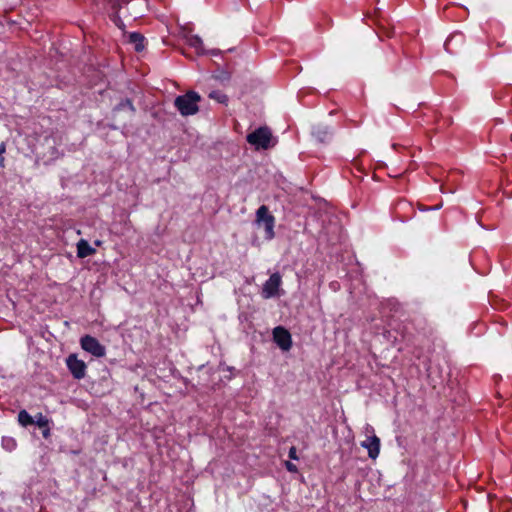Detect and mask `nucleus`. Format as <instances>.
Returning a JSON list of instances; mask_svg holds the SVG:
<instances>
[{
    "label": "nucleus",
    "mask_w": 512,
    "mask_h": 512,
    "mask_svg": "<svg viewBox=\"0 0 512 512\" xmlns=\"http://www.w3.org/2000/svg\"><path fill=\"white\" fill-rule=\"evenodd\" d=\"M36 420H34V424H36L39 428H44L48 426V419L43 416L42 413H38L35 416Z\"/></svg>",
    "instance_id": "nucleus-17"
},
{
    "label": "nucleus",
    "mask_w": 512,
    "mask_h": 512,
    "mask_svg": "<svg viewBox=\"0 0 512 512\" xmlns=\"http://www.w3.org/2000/svg\"><path fill=\"white\" fill-rule=\"evenodd\" d=\"M288 456H289V458H290V459H292V460H297V459H298V455H297V449H296V447L292 446V447L289 449Z\"/></svg>",
    "instance_id": "nucleus-21"
},
{
    "label": "nucleus",
    "mask_w": 512,
    "mask_h": 512,
    "mask_svg": "<svg viewBox=\"0 0 512 512\" xmlns=\"http://www.w3.org/2000/svg\"><path fill=\"white\" fill-rule=\"evenodd\" d=\"M95 252L96 250L92 248L86 240L81 239L77 243V256L79 258H86L88 256L95 254Z\"/></svg>",
    "instance_id": "nucleus-11"
},
{
    "label": "nucleus",
    "mask_w": 512,
    "mask_h": 512,
    "mask_svg": "<svg viewBox=\"0 0 512 512\" xmlns=\"http://www.w3.org/2000/svg\"><path fill=\"white\" fill-rule=\"evenodd\" d=\"M18 422L22 426L27 427L29 425L34 424V419L26 410H21L18 413Z\"/></svg>",
    "instance_id": "nucleus-13"
},
{
    "label": "nucleus",
    "mask_w": 512,
    "mask_h": 512,
    "mask_svg": "<svg viewBox=\"0 0 512 512\" xmlns=\"http://www.w3.org/2000/svg\"><path fill=\"white\" fill-rule=\"evenodd\" d=\"M256 224L263 226L265 230V238L271 240L274 238L275 217L269 212L266 205H261L256 211Z\"/></svg>",
    "instance_id": "nucleus-3"
},
{
    "label": "nucleus",
    "mask_w": 512,
    "mask_h": 512,
    "mask_svg": "<svg viewBox=\"0 0 512 512\" xmlns=\"http://www.w3.org/2000/svg\"><path fill=\"white\" fill-rule=\"evenodd\" d=\"M510 142H511V144H512V133H511V136H510Z\"/></svg>",
    "instance_id": "nucleus-24"
},
{
    "label": "nucleus",
    "mask_w": 512,
    "mask_h": 512,
    "mask_svg": "<svg viewBox=\"0 0 512 512\" xmlns=\"http://www.w3.org/2000/svg\"><path fill=\"white\" fill-rule=\"evenodd\" d=\"M361 446L368 451L369 458L375 460L380 453V439L376 435L367 437L361 442Z\"/></svg>",
    "instance_id": "nucleus-9"
},
{
    "label": "nucleus",
    "mask_w": 512,
    "mask_h": 512,
    "mask_svg": "<svg viewBox=\"0 0 512 512\" xmlns=\"http://www.w3.org/2000/svg\"><path fill=\"white\" fill-rule=\"evenodd\" d=\"M201 96L195 91H188L174 100V106L182 116L194 115L199 111Z\"/></svg>",
    "instance_id": "nucleus-1"
},
{
    "label": "nucleus",
    "mask_w": 512,
    "mask_h": 512,
    "mask_svg": "<svg viewBox=\"0 0 512 512\" xmlns=\"http://www.w3.org/2000/svg\"><path fill=\"white\" fill-rule=\"evenodd\" d=\"M125 108H128L132 113L135 112V107L132 103V101L130 99H124L122 100L116 107L114 110L116 111H120V110H123Z\"/></svg>",
    "instance_id": "nucleus-16"
},
{
    "label": "nucleus",
    "mask_w": 512,
    "mask_h": 512,
    "mask_svg": "<svg viewBox=\"0 0 512 512\" xmlns=\"http://www.w3.org/2000/svg\"><path fill=\"white\" fill-rule=\"evenodd\" d=\"M464 42V34L461 32H454L445 41L444 48L450 54H455L463 47Z\"/></svg>",
    "instance_id": "nucleus-8"
},
{
    "label": "nucleus",
    "mask_w": 512,
    "mask_h": 512,
    "mask_svg": "<svg viewBox=\"0 0 512 512\" xmlns=\"http://www.w3.org/2000/svg\"><path fill=\"white\" fill-rule=\"evenodd\" d=\"M6 152V143L5 142H1L0 144V167L1 168H4L5 167V159H4V156L3 154Z\"/></svg>",
    "instance_id": "nucleus-19"
},
{
    "label": "nucleus",
    "mask_w": 512,
    "mask_h": 512,
    "mask_svg": "<svg viewBox=\"0 0 512 512\" xmlns=\"http://www.w3.org/2000/svg\"><path fill=\"white\" fill-rule=\"evenodd\" d=\"M129 42L134 44L135 50L140 52L144 49L145 37L137 32H132L129 35Z\"/></svg>",
    "instance_id": "nucleus-12"
},
{
    "label": "nucleus",
    "mask_w": 512,
    "mask_h": 512,
    "mask_svg": "<svg viewBox=\"0 0 512 512\" xmlns=\"http://www.w3.org/2000/svg\"><path fill=\"white\" fill-rule=\"evenodd\" d=\"M282 285V276L279 272L273 273L269 279L263 284L261 296L264 299L280 296V287Z\"/></svg>",
    "instance_id": "nucleus-4"
},
{
    "label": "nucleus",
    "mask_w": 512,
    "mask_h": 512,
    "mask_svg": "<svg viewBox=\"0 0 512 512\" xmlns=\"http://www.w3.org/2000/svg\"><path fill=\"white\" fill-rule=\"evenodd\" d=\"M17 446L16 440L12 437L2 438V447L7 451H13Z\"/></svg>",
    "instance_id": "nucleus-15"
},
{
    "label": "nucleus",
    "mask_w": 512,
    "mask_h": 512,
    "mask_svg": "<svg viewBox=\"0 0 512 512\" xmlns=\"http://www.w3.org/2000/svg\"><path fill=\"white\" fill-rule=\"evenodd\" d=\"M312 135L317 141L326 143L330 141L332 137V131L327 126L318 125L313 128Z\"/></svg>",
    "instance_id": "nucleus-10"
},
{
    "label": "nucleus",
    "mask_w": 512,
    "mask_h": 512,
    "mask_svg": "<svg viewBox=\"0 0 512 512\" xmlns=\"http://www.w3.org/2000/svg\"><path fill=\"white\" fill-rule=\"evenodd\" d=\"M189 44L198 49L199 47L202 46V40L199 36H192L190 39H189Z\"/></svg>",
    "instance_id": "nucleus-18"
},
{
    "label": "nucleus",
    "mask_w": 512,
    "mask_h": 512,
    "mask_svg": "<svg viewBox=\"0 0 512 512\" xmlns=\"http://www.w3.org/2000/svg\"><path fill=\"white\" fill-rule=\"evenodd\" d=\"M66 365L74 379L81 380L85 377L87 366L76 354H70L66 358Z\"/></svg>",
    "instance_id": "nucleus-6"
},
{
    "label": "nucleus",
    "mask_w": 512,
    "mask_h": 512,
    "mask_svg": "<svg viewBox=\"0 0 512 512\" xmlns=\"http://www.w3.org/2000/svg\"><path fill=\"white\" fill-rule=\"evenodd\" d=\"M81 348L90 353L91 355L101 358L106 354V348L102 345L98 339L93 336L85 335L80 339Z\"/></svg>",
    "instance_id": "nucleus-5"
},
{
    "label": "nucleus",
    "mask_w": 512,
    "mask_h": 512,
    "mask_svg": "<svg viewBox=\"0 0 512 512\" xmlns=\"http://www.w3.org/2000/svg\"><path fill=\"white\" fill-rule=\"evenodd\" d=\"M380 28H381V31L379 32V34H384L385 36L387 37H392L393 34H394V31L393 30H389V29H386L384 26H382L380 24Z\"/></svg>",
    "instance_id": "nucleus-22"
},
{
    "label": "nucleus",
    "mask_w": 512,
    "mask_h": 512,
    "mask_svg": "<svg viewBox=\"0 0 512 512\" xmlns=\"http://www.w3.org/2000/svg\"><path fill=\"white\" fill-rule=\"evenodd\" d=\"M273 340L283 351H289L292 347L291 334L282 326H277L273 329Z\"/></svg>",
    "instance_id": "nucleus-7"
},
{
    "label": "nucleus",
    "mask_w": 512,
    "mask_h": 512,
    "mask_svg": "<svg viewBox=\"0 0 512 512\" xmlns=\"http://www.w3.org/2000/svg\"><path fill=\"white\" fill-rule=\"evenodd\" d=\"M208 96L210 99H213V100L217 101L218 103H221V104L228 103V96L219 90L211 91Z\"/></svg>",
    "instance_id": "nucleus-14"
},
{
    "label": "nucleus",
    "mask_w": 512,
    "mask_h": 512,
    "mask_svg": "<svg viewBox=\"0 0 512 512\" xmlns=\"http://www.w3.org/2000/svg\"><path fill=\"white\" fill-rule=\"evenodd\" d=\"M272 139L271 130L266 126L257 128L246 137L247 142L257 150H266L272 147L274 145Z\"/></svg>",
    "instance_id": "nucleus-2"
},
{
    "label": "nucleus",
    "mask_w": 512,
    "mask_h": 512,
    "mask_svg": "<svg viewBox=\"0 0 512 512\" xmlns=\"http://www.w3.org/2000/svg\"><path fill=\"white\" fill-rule=\"evenodd\" d=\"M402 204H405V203H404V202H402V201H401V202H398V203H397V207H399V206H400V205H402Z\"/></svg>",
    "instance_id": "nucleus-23"
},
{
    "label": "nucleus",
    "mask_w": 512,
    "mask_h": 512,
    "mask_svg": "<svg viewBox=\"0 0 512 512\" xmlns=\"http://www.w3.org/2000/svg\"><path fill=\"white\" fill-rule=\"evenodd\" d=\"M285 467L289 472L296 473L298 471L297 466L290 461L285 462Z\"/></svg>",
    "instance_id": "nucleus-20"
}]
</instances>
